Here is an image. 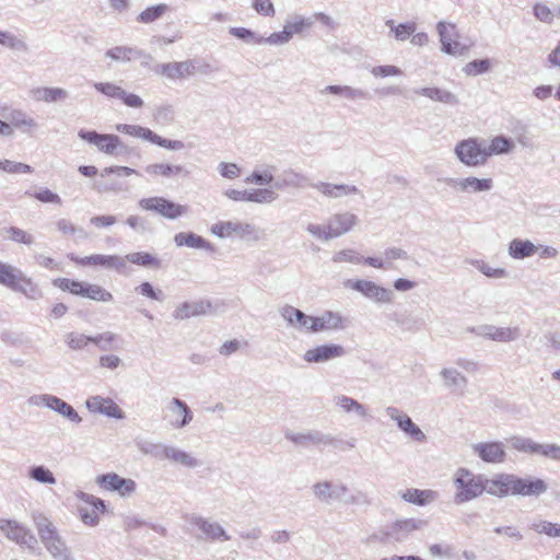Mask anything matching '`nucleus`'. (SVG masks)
Returning <instances> with one entry per match:
<instances>
[{
  "label": "nucleus",
  "instance_id": "28",
  "mask_svg": "<svg viewBox=\"0 0 560 560\" xmlns=\"http://www.w3.org/2000/svg\"><path fill=\"white\" fill-rule=\"evenodd\" d=\"M359 219L349 211L332 214L328 219L329 231L334 238L347 234L358 223Z\"/></svg>",
  "mask_w": 560,
  "mask_h": 560
},
{
  "label": "nucleus",
  "instance_id": "39",
  "mask_svg": "<svg viewBox=\"0 0 560 560\" xmlns=\"http://www.w3.org/2000/svg\"><path fill=\"white\" fill-rule=\"evenodd\" d=\"M31 95L38 102L55 103L62 102L69 97V92L61 88H36L31 91Z\"/></svg>",
  "mask_w": 560,
  "mask_h": 560
},
{
  "label": "nucleus",
  "instance_id": "3",
  "mask_svg": "<svg viewBox=\"0 0 560 560\" xmlns=\"http://www.w3.org/2000/svg\"><path fill=\"white\" fill-rule=\"evenodd\" d=\"M456 503L471 501L483 493V475H475L467 468H459L454 476Z\"/></svg>",
  "mask_w": 560,
  "mask_h": 560
},
{
  "label": "nucleus",
  "instance_id": "56",
  "mask_svg": "<svg viewBox=\"0 0 560 560\" xmlns=\"http://www.w3.org/2000/svg\"><path fill=\"white\" fill-rule=\"evenodd\" d=\"M530 529L538 534H545L549 537H560V524L551 523L545 520H534Z\"/></svg>",
  "mask_w": 560,
  "mask_h": 560
},
{
  "label": "nucleus",
  "instance_id": "45",
  "mask_svg": "<svg viewBox=\"0 0 560 560\" xmlns=\"http://www.w3.org/2000/svg\"><path fill=\"white\" fill-rule=\"evenodd\" d=\"M385 25L389 27L390 33L394 35L395 39L398 42H405L417 30V24L415 22H405L400 24H395L394 20H387Z\"/></svg>",
  "mask_w": 560,
  "mask_h": 560
},
{
  "label": "nucleus",
  "instance_id": "23",
  "mask_svg": "<svg viewBox=\"0 0 560 560\" xmlns=\"http://www.w3.org/2000/svg\"><path fill=\"white\" fill-rule=\"evenodd\" d=\"M0 529L10 540L19 545L34 548L37 544V539L31 530L20 525L16 521L1 520Z\"/></svg>",
  "mask_w": 560,
  "mask_h": 560
},
{
  "label": "nucleus",
  "instance_id": "5",
  "mask_svg": "<svg viewBox=\"0 0 560 560\" xmlns=\"http://www.w3.org/2000/svg\"><path fill=\"white\" fill-rule=\"evenodd\" d=\"M211 232L220 238L238 236L244 241L258 242L261 238V231L254 224L241 221H221L211 226Z\"/></svg>",
  "mask_w": 560,
  "mask_h": 560
},
{
  "label": "nucleus",
  "instance_id": "51",
  "mask_svg": "<svg viewBox=\"0 0 560 560\" xmlns=\"http://www.w3.org/2000/svg\"><path fill=\"white\" fill-rule=\"evenodd\" d=\"M10 119L11 126L21 129L24 132H31L38 127L36 120L22 110L12 112Z\"/></svg>",
  "mask_w": 560,
  "mask_h": 560
},
{
  "label": "nucleus",
  "instance_id": "16",
  "mask_svg": "<svg viewBox=\"0 0 560 560\" xmlns=\"http://www.w3.org/2000/svg\"><path fill=\"white\" fill-rule=\"evenodd\" d=\"M312 491L314 497L322 503L331 504L342 501L349 489L342 482H332L329 480L318 481L313 485Z\"/></svg>",
  "mask_w": 560,
  "mask_h": 560
},
{
  "label": "nucleus",
  "instance_id": "62",
  "mask_svg": "<svg viewBox=\"0 0 560 560\" xmlns=\"http://www.w3.org/2000/svg\"><path fill=\"white\" fill-rule=\"evenodd\" d=\"M5 234L10 241L15 242V243H21V244L28 245V246H31L35 243V238L31 233H28L20 228H16V226L8 228L5 230Z\"/></svg>",
  "mask_w": 560,
  "mask_h": 560
},
{
  "label": "nucleus",
  "instance_id": "47",
  "mask_svg": "<svg viewBox=\"0 0 560 560\" xmlns=\"http://www.w3.org/2000/svg\"><path fill=\"white\" fill-rule=\"evenodd\" d=\"M469 264L490 279H505L510 275L505 268L492 267L482 259H471Z\"/></svg>",
  "mask_w": 560,
  "mask_h": 560
},
{
  "label": "nucleus",
  "instance_id": "42",
  "mask_svg": "<svg viewBox=\"0 0 560 560\" xmlns=\"http://www.w3.org/2000/svg\"><path fill=\"white\" fill-rule=\"evenodd\" d=\"M276 172V166L266 165L261 168H255L249 176L245 178L246 184H256L259 186H266L273 182V173Z\"/></svg>",
  "mask_w": 560,
  "mask_h": 560
},
{
  "label": "nucleus",
  "instance_id": "6",
  "mask_svg": "<svg viewBox=\"0 0 560 560\" xmlns=\"http://www.w3.org/2000/svg\"><path fill=\"white\" fill-rule=\"evenodd\" d=\"M436 32L440 37L441 51L454 56L460 57L467 54L470 45H465L459 42V32L454 23L440 21L436 23Z\"/></svg>",
  "mask_w": 560,
  "mask_h": 560
},
{
  "label": "nucleus",
  "instance_id": "38",
  "mask_svg": "<svg viewBox=\"0 0 560 560\" xmlns=\"http://www.w3.org/2000/svg\"><path fill=\"white\" fill-rule=\"evenodd\" d=\"M440 376L444 382V386L452 392H459L464 394L468 380L458 370L453 368H445L440 372Z\"/></svg>",
  "mask_w": 560,
  "mask_h": 560
},
{
  "label": "nucleus",
  "instance_id": "21",
  "mask_svg": "<svg viewBox=\"0 0 560 560\" xmlns=\"http://www.w3.org/2000/svg\"><path fill=\"white\" fill-rule=\"evenodd\" d=\"M285 439L299 446H328L332 445L335 438L318 430H308L305 432L287 431Z\"/></svg>",
  "mask_w": 560,
  "mask_h": 560
},
{
  "label": "nucleus",
  "instance_id": "36",
  "mask_svg": "<svg viewBox=\"0 0 560 560\" xmlns=\"http://www.w3.org/2000/svg\"><path fill=\"white\" fill-rule=\"evenodd\" d=\"M163 459H170L187 468H196L200 466V462L191 454L177 447L166 445L162 450Z\"/></svg>",
  "mask_w": 560,
  "mask_h": 560
},
{
  "label": "nucleus",
  "instance_id": "37",
  "mask_svg": "<svg viewBox=\"0 0 560 560\" xmlns=\"http://www.w3.org/2000/svg\"><path fill=\"white\" fill-rule=\"evenodd\" d=\"M320 93L338 95L352 102L370 98L366 91L359 88H352L350 85H327L320 91Z\"/></svg>",
  "mask_w": 560,
  "mask_h": 560
},
{
  "label": "nucleus",
  "instance_id": "50",
  "mask_svg": "<svg viewBox=\"0 0 560 560\" xmlns=\"http://www.w3.org/2000/svg\"><path fill=\"white\" fill-rule=\"evenodd\" d=\"M393 320L404 331L417 332L423 326L424 322L420 318H417L410 314H397L393 315Z\"/></svg>",
  "mask_w": 560,
  "mask_h": 560
},
{
  "label": "nucleus",
  "instance_id": "64",
  "mask_svg": "<svg viewBox=\"0 0 560 560\" xmlns=\"http://www.w3.org/2000/svg\"><path fill=\"white\" fill-rule=\"evenodd\" d=\"M400 430L409 435L416 442H424L427 436L422 432V430L412 421V419L408 416L406 417Z\"/></svg>",
  "mask_w": 560,
  "mask_h": 560
},
{
  "label": "nucleus",
  "instance_id": "27",
  "mask_svg": "<svg viewBox=\"0 0 560 560\" xmlns=\"http://www.w3.org/2000/svg\"><path fill=\"white\" fill-rule=\"evenodd\" d=\"M513 474H497L492 478L483 476V492L498 498L513 495Z\"/></svg>",
  "mask_w": 560,
  "mask_h": 560
},
{
  "label": "nucleus",
  "instance_id": "32",
  "mask_svg": "<svg viewBox=\"0 0 560 560\" xmlns=\"http://www.w3.org/2000/svg\"><path fill=\"white\" fill-rule=\"evenodd\" d=\"M332 401L343 413H353L363 420L370 418L368 407L350 396L339 394L334 396Z\"/></svg>",
  "mask_w": 560,
  "mask_h": 560
},
{
  "label": "nucleus",
  "instance_id": "9",
  "mask_svg": "<svg viewBox=\"0 0 560 560\" xmlns=\"http://www.w3.org/2000/svg\"><path fill=\"white\" fill-rule=\"evenodd\" d=\"M186 521L200 532L198 537L201 539L211 541H228L231 539L223 526L211 518L192 513L186 516Z\"/></svg>",
  "mask_w": 560,
  "mask_h": 560
},
{
  "label": "nucleus",
  "instance_id": "25",
  "mask_svg": "<svg viewBox=\"0 0 560 560\" xmlns=\"http://www.w3.org/2000/svg\"><path fill=\"white\" fill-rule=\"evenodd\" d=\"M166 409L170 412L168 423L173 429H183L192 421V411L189 406L179 398H172L167 404Z\"/></svg>",
  "mask_w": 560,
  "mask_h": 560
},
{
  "label": "nucleus",
  "instance_id": "22",
  "mask_svg": "<svg viewBox=\"0 0 560 560\" xmlns=\"http://www.w3.org/2000/svg\"><path fill=\"white\" fill-rule=\"evenodd\" d=\"M347 351L341 345L325 343L306 350L303 360L307 363H325L346 355Z\"/></svg>",
  "mask_w": 560,
  "mask_h": 560
},
{
  "label": "nucleus",
  "instance_id": "19",
  "mask_svg": "<svg viewBox=\"0 0 560 560\" xmlns=\"http://www.w3.org/2000/svg\"><path fill=\"white\" fill-rule=\"evenodd\" d=\"M153 71L155 74L165 77L170 80H182L196 73V60L188 59L185 61L158 63L153 68Z\"/></svg>",
  "mask_w": 560,
  "mask_h": 560
},
{
  "label": "nucleus",
  "instance_id": "31",
  "mask_svg": "<svg viewBox=\"0 0 560 560\" xmlns=\"http://www.w3.org/2000/svg\"><path fill=\"white\" fill-rule=\"evenodd\" d=\"M310 187L320 192L323 196L330 199H338L351 194H359L360 190L354 185L348 184H331L326 182L311 183Z\"/></svg>",
  "mask_w": 560,
  "mask_h": 560
},
{
  "label": "nucleus",
  "instance_id": "10",
  "mask_svg": "<svg viewBox=\"0 0 560 560\" xmlns=\"http://www.w3.org/2000/svg\"><path fill=\"white\" fill-rule=\"evenodd\" d=\"M139 206L144 210L155 211L170 220H175L188 212L187 206L175 203L163 197L143 198L139 201Z\"/></svg>",
  "mask_w": 560,
  "mask_h": 560
},
{
  "label": "nucleus",
  "instance_id": "11",
  "mask_svg": "<svg viewBox=\"0 0 560 560\" xmlns=\"http://www.w3.org/2000/svg\"><path fill=\"white\" fill-rule=\"evenodd\" d=\"M345 285L362 293L365 298L374 301L375 303H390L394 299V293L389 289L378 285L370 280H347Z\"/></svg>",
  "mask_w": 560,
  "mask_h": 560
},
{
  "label": "nucleus",
  "instance_id": "59",
  "mask_svg": "<svg viewBox=\"0 0 560 560\" xmlns=\"http://www.w3.org/2000/svg\"><path fill=\"white\" fill-rule=\"evenodd\" d=\"M510 443L512 447L518 452L538 454L539 443H536L529 438L512 436Z\"/></svg>",
  "mask_w": 560,
  "mask_h": 560
},
{
  "label": "nucleus",
  "instance_id": "52",
  "mask_svg": "<svg viewBox=\"0 0 560 560\" xmlns=\"http://www.w3.org/2000/svg\"><path fill=\"white\" fill-rule=\"evenodd\" d=\"M513 142L504 136L494 137L488 147L485 145L487 159L495 154H506L512 151Z\"/></svg>",
  "mask_w": 560,
  "mask_h": 560
},
{
  "label": "nucleus",
  "instance_id": "18",
  "mask_svg": "<svg viewBox=\"0 0 560 560\" xmlns=\"http://www.w3.org/2000/svg\"><path fill=\"white\" fill-rule=\"evenodd\" d=\"M313 25V18L295 15L283 25L281 32H275L270 35L271 45H285L294 34H301Z\"/></svg>",
  "mask_w": 560,
  "mask_h": 560
},
{
  "label": "nucleus",
  "instance_id": "55",
  "mask_svg": "<svg viewBox=\"0 0 560 560\" xmlns=\"http://www.w3.org/2000/svg\"><path fill=\"white\" fill-rule=\"evenodd\" d=\"M28 477L44 485H56L57 482L54 474L43 465L31 467L28 470Z\"/></svg>",
  "mask_w": 560,
  "mask_h": 560
},
{
  "label": "nucleus",
  "instance_id": "15",
  "mask_svg": "<svg viewBox=\"0 0 560 560\" xmlns=\"http://www.w3.org/2000/svg\"><path fill=\"white\" fill-rule=\"evenodd\" d=\"M96 485L112 492H118L120 497L131 495L136 489L137 483L130 478H122L116 472L103 474L96 477Z\"/></svg>",
  "mask_w": 560,
  "mask_h": 560
},
{
  "label": "nucleus",
  "instance_id": "57",
  "mask_svg": "<svg viewBox=\"0 0 560 560\" xmlns=\"http://www.w3.org/2000/svg\"><path fill=\"white\" fill-rule=\"evenodd\" d=\"M0 45L5 46L15 51L25 52L28 50V46L23 39L5 31H0Z\"/></svg>",
  "mask_w": 560,
  "mask_h": 560
},
{
  "label": "nucleus",
  "instance_id": "34",
  "mask_svg": "<svg viewBox=\"0 0 560 560\" xmlns=\"http://www.w3.org/2000/svg\"><path fill=\"white\" fill-rule=\"evenodd\" d=\"M210 308L211 303L208 301L184 302L175 308L173 317L178 320H184L190 317L205 315L210 311Z\"/></svg>",
  "mask_w": 560,
  "mask_h": 560
},
{
  "label": "nucleus",
  "instance_id": "8",
  "mask_svg": "<svg viewBox=\"0 0 560 560\" xmlns=\"http://www.w3.org/2000/svg\"><path fill=\"white\" fill-rule=\"evenodd\" d=\"M424 524V521L417 518L398 520L390 524L389 526H387L386 529L382 532L381 537H378L377 534H374L369 539H377L383 542H387L390 540L400 542L406 540L412 532L423 527Z\"/></svg>",
  "mask_w": 560,
  "mask_h": 560
},
{
  "label": "nucleus",
  "instance_id": "35",
  "mask_svg": "<svg viewBox=\"0 0 560 560\" xmlns=\"http://www.w3.org/2000/svg\"><path fill=\"white\" fill-rule=\"evenodd\" d=\"M538 252L536 246L529 240L513 238L508 246V254L511 258L522 260L534 256Z\"/></svg>",
  "mask_w": 560,
  "mask_h": 560
},
{
  "label": "nucleus",
  "instance_id": "44",
  "mask_svg": "<svg viewBox=\"0 0 560 560\" xmlns=\"http://www.w3.org/2000/svg\"><path fill=\"white\" fill-rule=\"evenodd\" d=\"M147 173L155 176L171 177L175 175L184 174L185 176L188 172L182 165H172L166 163H155L148 165L145 168Z\"/></svg>",
  "mask_w": 560,
  "mask_h": 560
},
{
  "label": "nucleus",
  "instance_id": "54",
  "mask_svg": "<svg viewBox=\"0 0 560 560\" xmlns=\"http://www.w3.org/2000/svg\"><path fill=\"white\" fill-rule=\"evenodd\" d=\"M168 11V5L161 3L156 5H152L142 11L138 16L137 21L140 23L149 24L152 23L163 16L165 12Z\"/></svg>",
  "mask_w": 560,
  "mask_h": 560
},
{
  "label": "nucleus",
  "instance_id": "30",
  "mask_svg": "<svg viewBox=\"0 0 560 560\" xmlns=\"http://www.w3.org/2000/svg\"><path fill=\"white\" fill-rule=\"evenodd\" d=\"M279 312L288 326L296 329H305V331L310 332V325H313L314 316L307 315L289 304L282 306Z\"/></svg>",
  "mask_w": 560,
  "mask_h": 560
},
{
  "label": "nucleus",
  "instance_id": "43",
  "mask_svg": "<svg viewBox=\"0 0 560 560\" xmlns=\"http://www.w3.org/2000/svg\"><path fill=\"white\" fill-rule=\"evenodd\" d=\"M401 498L409 503L423 506L434 501L436 493L432 490L408 489L401 494Z\"/></svg>",
  "mask_w": 560,
  "mask_h": 560
},
{
  "label": "nucleus",
  "instance_id": "58",
  "mask_svg": "<svg viewBox=\"0 0 560 560\" xmlns=\"http://www.w3.org/2000/svg\"><path fill=\"white\" fill-rule=\"evenodd\" d=\"M82 296L94 301L109 302L113 300L110 292L106 291L98 284L85 283Z\"/></svg>",
  "mask_w": 560,
  "mask_h": 560
},
{
  "label": "nucleus",
  "instance_id": "1",
  "mask_svg": "<svg viewBox=\"0 0 560 560\" xmlns=\"http://www.w3.org/2000/svg\"><path fill=\"white\" fill-rule=\"evenodd\" d=\"M32 518L40 542L54 560H71V552L54 523L40 512H34Z\"/></svg>",
  "mask_w": 560,
  "mask_h": 560
},
{
  "label": "nucleus",
  "instance_id": "24",
  "mask_svg": "<svg viewBox=\"0 0 560 560\" xmlns=\"http://www.w3.org/2000/svg\"><path fill=\"white\" fill-rule=\"evenodd\" d=\"M471 450L482 462L488 464H501L505 462L506 452L501 442H479L471 445Z\"/></svg>",
  "mask_w": 560,
  "mask_h": 560
},
{
  "label": "nucleus",
  "instance_id": "61",
  "mask_svg": "<svg viewBox=\"0 0 560 560\" xmlns=\"http://www.w3.org/2000/svg\"><path fill=\"white\" fill-rule=\"evenodd\" d=\"M56 229L65 236H78V237H85L86 234L84 230L80 226H77L74 223H72L68 219H59L56 221Z\"/></svg>",
  "mask_w": 560,
  "mask_h": 560
},
{
  "label": "nucleus",
  "instance_id": "29",
  "mask_svg": "<svg viewBox=\"0 0 560 560\" xmlns=\"http://www.w3.org/2000/svg\"><path fill=\"white\" fill-rule=\"evenodd\" d=\"M105 56L114 61L119 62H129L136 58L143 59V66L148 65V61L152 60V56L150 54H147L142 49L129 46L113 47L105 52Z\"/></svg>",
  "mask_w": 560,
  "mask_h": 560
},
{
  "label": "nucleus",
  "instance_id": "46",
  "mask_svg": "<svg viewBox=\"0 0 560 560\" xmlns=\"http://www.w3.org/2000/svg\"><path fill=\"white\" fill-rule=\"evenodd\" d=\"M93 261L94 266H101L106 269L116 270L118 272H124L126 269V259L118 255L95 254Z\"/></svg>",
  "mask_w": 560,
  "mask_h": 560
},
{
  "label": "nucleus",
  "instance_id": "14",
  "mask_svg": "<svg viewBox=\"0 0 560 560\" xmlns=\"http://www.w3.org/2000/svg\"><path fill=\"white\" fill-rule=\"evenodd\" d=\"M350 320L339 312L325 311L314 316L313 325H310V332L339 331L349 327Z\"/></svg>",
  "mask_w": 560,
  "mask_h": 560
},
{
  "label": "nucleus",
  "instance_id": "7",
  "mask_svg": "<svg viewBox=\"0 0 560 560\" xmlns=\"http://www.w3.org/2000/svg\"><path fill=\"white\" fill-rule=\"evenodd\" d=\"M28 404L37 407H46L75 424L82 421V418L71 405L50 394L33 395L28 398Z\"/></svg>",
  "mask_w": 560,
  "mask_h": 560
},
{
  "label": "nucleus",
  "instance_id": "53",
  "mask_svg": "<svg viewBox=\"0 0 560 560\" xmlns=\"http://www.w3.org/2000/svg\"><path fill=\"white\" fill-rule=\"evenodd\" d=\"M119 340L120 337L113 331H105L96 336H92V342L102 351L117 349V342Z\"/></svg>",
  "mask_w": 560,
  "mask_h": 560
},
{
  "label": "nucleus",
  "instance_id": "13",
  "mask_svg": "<svg viewBox=\"0 0 560 560\" xmlns=\"http://www.w3.org/2000/svg\"><path fill=\"white\" fill-rule=\"evenodd\" d=\"M443 182L456 191L466 194L488 192L493 188V180L489 177H446Z\"/></svg>",
  "mask_w": 560,
  "mask_h": 560
},
{
  "label": "nucleus",
  "instance_id": "33",
  "mask_svg": "<svg viewBox=\"0 0 560 560\" xmlns=\"http://www.w3.org/2000/svg\"><path fill=\"white\" fill-rule=\"evenodd\" d=\"M413 93L450 106H457L459 104V98L456 94L436 86L417 88L413 89Z\"/></svg>",
  "mask_w": 560,
  "mask_h": 560
},
{
  "label": "nucleus",
  "instance_id": "2",
  "mask_svg": "<svg viewBox=\"0 0 560 560\" xmlns=\"http://www.w3.org/2000/svg\"><path fill=\"white\" fill-rule=\"evenodd\" d=\"M0 284L24 294L31 300L42 296L40 290L33 283L24 272L9 264L0 260Z\"/></svg>",
  "mask_w": 560,
  "mask_h": 560
},
{
  "label": "nucleus",
  "instance_id": "41",
  "mask_svg": "<svg viewBox=\"0 0 560 560\" xmlns=\"http://www.w3.org/2000/svg\"><path fill=\"white\" fill-rule=\"evenodd\" d=\"M307 185L310 186L308 179L306 176H304L293 170H288V171L283 172L282 179L276 182L273 186L277 189H283L285 187L303 188Z\"/></svg>",
  "mask_w": 560,
  "mask_h": 560
},
{
  "label": "nucleus",
  "instance_id": "40",
  "mask_svg": "<svg viewBox=\"0 0 560 560\" xmlns=\"http://www.w3.org/2000/svg\"><path fill=\"white\" fill-rule=\"evenodd\" d=\"M174 242L178 247L186 246L190 248L212 250L213 246L202 236L192 232H180L174 236Z\"/></svg>",
  "mask_w": 560,
  "mask_h": 560
},
{
  "label": "nucleus",
  "instance_id": "60",
  "mask_svg": "<svg viewBox=\"0 0 560 560\" xmlns=\"http://www.w3.org/2000/svg\"><path fill=\"white\" fill-rule=\"evenodd\" d=\"M278 194L269 188L249 190L248 202L271 203L278 199Z\"/></svg>",
  "mask_w": 560,
  "mask_h": 560
},
{
  "label": "nucleus",
  "instance_id": "48",
  "mask_svg": "<svg viewBox=\"0 0 560 560\" xmlns=\"http://www.w3.org/2000/svg\"><path fill=\"white\" fill-rule=\"evenodd\" d=\"M230 34L235 36L236 38L238 39H242L248 44H254V45H262V44H268V45H271V42H270V36L268 37H264V36H260L259 34L250 31L249 28H245V27H230Z\"/></svg>",
  "mask_w": 560,
  "mask_h": 560
},
{
  "label": "nucleus",
  "instance_id": "4",
  "mask_svg": "<svg viewBox=\"0 0 560 560\" xmlns=\"http://www.w3.org/2000/svg\"><path fill=\"white\" fill-rule=\"evenodd\" d=\"M454 153L458 161L468 167H478L487 163L485 140L468 138L457 142Z\"/></svg>",
  "mask_w": 560,
  "mask_h": 560
},
{
  "label": "nucleus",
  "instance_id": "26",
  "mask_svg": "<svg viewBox=\"0 0 560 560\" xmlns=\"http://www.w3.org/2000/svg\"><path fill=\"white\" fill-rule=\"evenodd\" d=\"M85 407L93 413L104 415L109 418L121 420L125 418V412L121 408L109 397H102L98 395L91 396L85 401Z\"/></svg>",
  "mask_w": 560,
  "mask_h": 560
},
{
  "label": "nucleus",
  "instance_id": "12",
  "mask_svg": "<svg viewBox=\"0 0 560 560\" xmlns=\"http://www.w3.org/2000/svg\"><path fill=\"white\" fill-rule=\"evenodd\" d=\"M478 337L497 342H512L521 337V329L517 326L498 327L491 324H483L468 329Z\"/></svg>",
  "mask_w": 560,
  "mask_h": 560
},
{
  "label": "nucleus",
  "instance_id": "17",
  "mask_svg": "<svg viewBox=\"0 0 560 560\" xmlns=\"http://www.w3.org/2000/svg\"><path fill=\"white\" fill-rule=\"evenodd\" d=\"M513 495L538 498L548 491V483L537 477H518L513 474L512 480Z\"/></svg>",
  "mask_w": 560,
  "mask_h": 560
},
{
  "label": "nucleus",
  "instance_id": "49",
  "mask_svg": "<svg viewBox=\"0 0 560 560\" xmlns=\"http://www.w3.org/2000/svg\"><path fill=\"white\" fill-rule=\"evenodd\" d=\"M122 258L126 259V262L129 261L131 264L141 266V267L154 268V269L161 268V260L149 253H144V252L130 253Z\"/></svg>",
  "mask_w": 560,
  "mask_h": 560
},
{
  "label": "nucleus",
  "instance_id": "63",
  "mask_svg": "<svg viewBox=\"0 0 560 560\" xmlns=\"http://www.w3.org/2000/svg\"><path fill=\"white\" fill-rule=\"evenodd\" d=\"M65 341L71 350H82L92 342V336H85L79 332H69L66 335Z\"/></svg>",
  "mask_w": 560,
  "mask_h": 560
},
{
  "label": "nucleus",
  "instance_id": "20",
  "mask_svg": "<svg viewBox=\"0 0 560 560\" xmlns=\"http://www.w3.org/2000/svg\"><path fill=\"white\" fill-rule=\"evenodd\" d=\"M78 136L91 143L94 144L101 152H104L106 154H117L118 149L122 148V143L118 136L115 135H101L96 131H89V130H80Z\"/></svg>",
  "mask_w": 560,
  "mask_h": 560
}]
</instances>
